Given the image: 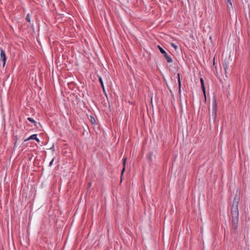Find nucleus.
Wrapping results in <instances>:
<instances>
[{
	"instance_id": "f257e3e1",
	"label": "nucleus",
	"mask_w": 250,
	"mask_h": 250,
	"mask_svg": "<svg viewBox=\"0 0 250 250\" xmlns=\"http://www.w3.org/2000/svg\"><path fill=\"white\" fill-rule=\"evenodd\" d=\"M239 197L236 195L234 198L231 209V215L232 219L231 225L232 228L234 229V230L237 229L239 222V211L238 206L239 204Z\"/></svg>"
},
{
	"instance_id": "f03ea898",
	"label": "nucleus",
	"mask_w": 250,
	"mask_h": 250,
	"mask_svg": "<svg viewBox=\"0 0 250 250\" xmlns=\"http://www.w3.org/2000/svg\"><path fill=\"white\" fill-rule=\"evenodd\" d=\"M158 48H159L161 53L164 55L165 59L167 60V62L169 63L172 62V59L169 56L167 52L159 45L158 46Z\"/></svg>"
},
{
	"instance_id": "7ed1b4c3",
	"label": "nucleus",
	"mask_w": 250,
	"mask_h": 250,
	"mask_svg": "<svg viewBox=\"0 0 250 250\" xmlns=\"http://www.w3.org/2000/svg\"><path fill=\"white\" fill-rule=\"evenodd\" d=\"M217 115V103L216 101H215L213 105V108H212V116L213 117V122H214L215 121V119L216 118Z\"/></svg>"
},
{
	"instance_id": "20e7f679",
	"label": "nucleus",
	"mask_w": 250,
	"mask_h": 250,
	"mask_svg": "<svg viewBox=\"0 0 250 250\" xmlns=\"http://www.w3.org/2000/svg\"><path fill=\"white\" fill-rule=\"evenodd\" d=\"M0 60L2 61L3 67H4L5 64L6 57L5 51L2 48H0Z\"/></svg>"
},
{
	"instance_id": "39448f33",
	"label": "nucleus",
	"mask_w": 250,
	"mask_h": 250,
	"mask_svg": "<svg viewBox=\"0 0 250 250\" xmlns=\"http://www.w3.org/2000/svg\"><path fill=\"white\" fill-rule=\"evenodd\" d=\"M177 77H178V87H179V94L180 95H181V80H180V74L179 73H178L177 74Z\"/></svg>"
},
{
	"instance_id": "423d86ee",
	"label": "nucleus",
	"mask_w": 250,
	"mask_h": 250,
	"mask_svg": "<svg viewBox=\"0 0 250 250\" xmlns=\"http://www.w3.org/2000/svg\"><path fill=\"white\" fill-rule=\"evenodd\" d=\"M200 80V82H201V87H202V90L204 92L205 96L206 97V90H205V85H204V82L203 79L202 78H201Z\"/></svg>"
},
{
	"instance_id": "0eeeda50",
	"label": "nucleus",
	"mask_w": 250,
	"mask_h": 250,
	"mask_svg": "<svg viewBox=\"0 0 250 250\" xmlns=\"http://www.w3.org/2000/svg\"><path fill=\"white\" fill-rule=\"evenodd\" d=\"M126 160H127L126 158H124V159H123V166H124V167H123V168L121 172V177H122L124 171H125V166Z\"/></svg>"
},
{
	"instance_id": "6e6552de",
	"label": "nucleus",
	"mask_w": 250,
	"mask_h": 250,
	"mask_svg": "<svg viewBox=\"0 0 250 250\" xmlns=\"http://www.w3.org/2000/svg\"><path fill=\"white\" fill-rule=\"evenodd\" d=\"M37 137V134H33L30 136L29 137H28L27 139H25L24 140L25 142L29 141L30 140H35L36 139V138Z\"/></svg>"
},
{
	"instance_id": "1a4fd4ad",
	"label": "nucleus",
	"mask_w": 250,
	"mask_h": 250,
	"mask_svg": "<svg viewBox=\"0 0 250 250\" xmlns=\"http://www.w3.org/2000/svg\"><path fill=\"white\" fill-rule=\"evenodd\" d=\"M223 67L225 70V73H226V77H227V70L228 69V68L229 67V65L227 63V62H224L223 63Z\"/></svg>"
},
{
	"instance_id": "9d476101",
	"label": "nucleus",
	"mask_w": 250,
	"mask_h": 250,
	"mask_svg": "<svg viewBox=\"0 0 250 250\" xmlns=\"http://www.w3.org/2000/svg\"><path fill=\"white\" fill-rule=\"evenodd\" d=\"M99 81L100 82V83L101 84V86L102 87L103 90L104 91V83H103V80H102V79L101 77L99 78Z\"/></svg>"
},
{
	"instance_id": "9b49d317",
	"label": "nucleus",
	"mask_w": 250,
	"mask_h": 250,
	"mask_svg": "<svg viewBox=\"0 0 250 250\" xmlns=\"http://www.w3.org/2000/svg\"><path fill=\"white\" fill-rule=\"evenodd\" d=\"M27 120L28 121H29L30 122L34 123V125L35 126H36V121L33 119H32V118H30V117H28V118H27Z\"/></svg>"
},
{
	"instance_id": "f8f14e48",
	"label": "nucleus",
	"mask_w": 250,
	"mask_h": 250,
	"mask_svg": "<svg viewBox=\"0 0 250 250\" xmlns=\"http://www.w3.org/2000/svg\"><path fill=\"white\" fill-rule=\"evenodd\" d=\"M26 21H27V22H30V15L29 14H28L26 16Z\"/></svg>"
},
{
	"instance_id": "ddd939ff",
	"label": "nucleus",
	"mask_w": 250,
	"mask_h": 250,
	"mask_svg": "<svg viewBox=\"0 0 250 250\" xmlns=\"http://www.w3.org/2000/svg\"><path fill=\"white\" fill-rule=\"evenodd\" d=\"M171 46H172V47H173L174 48V49H175V50H176V49H177V46L176 45H175V44L174 43H171Z\"/></svg>"
},
{
	"instance_id": "4468645a",
	"label": "nucleus",
	"mask_w": 250,
	"mask_h": 250,
	"mask_svg": "<svg viewBox=\"0 0 250 250\" xmlns=\"http://www.w3.org/2000/svg\"><path fill=\"white\" fill-rule=\"evenodd\" d=\"M54 160V159H53L51 161V162H50V163H49V166H51L52 165V164H53V163Z\"/></svg>"
},
{
	"instance_id": "2eb2a0df",
	"label": "nucleus",
	"mask_w": 250,
	"mask_h": 250,
	"mask_svg": "<svg viewBox=\"0 0 250 250\" xmlns=\"http://www.w3.org/2000/svg\"><path fill=\"white\" fill-rule=\"evenodd\" d=\"M227 1H228V3H229V4L231 6V7H232V3H231V0H227Z\"/></svg>"
},
{
	"instance_id": "dca6fc26",
	"label": "nucleus",
	"mask_w": 250,
	"mask_h": 250,
	"mask_svg": "<svg viewBox=\"0 0 250 250\" xmlns=\"http://www.w3.org/2000/svg\"><path fill=\"white\" fill-rule=\"evenodd\" d=\"M35 140L39 143L40 142V140L37 137L36 138V139H35Z\"/></svg>"
}]
</instances>
